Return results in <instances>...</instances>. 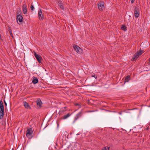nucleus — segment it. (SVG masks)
<instances>
[{
    "mask_svg": "<svg viewBox=\"0 0 150 150\" xmlns=\"http://www.w3.org/2000/svg\"><path fill=\"white\" fill-rule=\"evenodd\" d=\"M134 16L135 18H137L139 16V11L138 7H135L134 11Z\"/></svg>",
    "mask_w": 150,
    "mask_h": 150,
    "instance_id": "4",
    "label": "nucleus"
},
{
    "mask_svg": "<svg viewBox=\"0 0 150 150\" xmlns=\"http://www.w3.org/2000/svg\"><path fill=\"white\" fill-rule=\"evenodd\" d=\"M27 6L25 4H23L22 7L23 11V13L26 14L27 13Z\"/></svg>",
    "mask_w": 150,
    "mask_h": 150,
    "instance_id": "8",
    "label": "nucleus"
},
{
    "mask_svg": "<svg viewBox=\"0 0 150 150\" xmlns=\"http://www.w3.org/2000/svg\"><path fill=\"white\" fill-rule=\"evenodd\" d=\"M34 6L33 5H31L30 6V8L32 11H33L34 10Z\"/></svg>",
    "mask_w": 150,
    "mask_h": 150,
    "instance_id": "19",
    "label": "nucleus"
},
{
    "mask_svg": "<svg viewBox=\"0 0 150 150\" xmlns=\"http://www.w3.org/2000/svg\"><path fill=\"white\" fill-rule=\"evenodd\" d=\"M143 53V51L140 50L139 52L135 53L134 54L133 56L132 60L133 61H134L139 56Z\"/></svg>",
    "mask_w": 150,
    "mask_h": 150,
    "instance_id": "2",
    "label": "nucleus"
},
{
    "mask_svg": "<svg viewBox=\"0 0 150 150\" xmlns=\"http://www.w3.org/2000/svg\"><path fill=\"white\" fill-rule=\"evenodd\" d=\"M121 29L122 30L124 31H126L127 30V28L125 25H122L121 27Z\"/></svg>",
    "mask_w": 150,
    "mask_h": 150,
    "instance_id": "17",
    "label": "nucleus"
},
{
    "mask_svg": "<svg viewBox=\"0 0 150 150\" xmlns=\"http://www.w3.org/2000/svg\"><path fill=\"white\" fill-rule=\"evenodd\" d=\"M131 3L132 4L133 3L134 1V0H130Z\"/></svg>",
    "mask_w": 150,
    "mask_h": 150,
    "instance_id": "21",
    "label": "nucleus"
},
{
    "mask_svg": "<svg viewBox=\"0 0 150 150\" xmlns=\"http://www.w3.org/2000/svg\"><path fill=\"white\" fill-rule=\"evenodd\" d=\"M59 6L62 9H64V6L62 4L60 5Z\"/></svg>",
    "mask_w": 150,
    "mask_h": 150,
    "instance_id": "18",
    "label": "nucleus"
},
{
    "mask_svg": "<svg viewBox=\"0 0 150 150\" xmlns=\"http://www.w3.org/2000/svg\"><path fill=\"white\" fill-rule=\"evenodd\" d=\"M34 56L36 59H37L39 63L40 62L42 58L38 54H36L35 52L34 53Z\"/></svg>",
    "mask_w": 150,
    "mask_h": 150,
    "instance_id": "9",
    "label": "nucleus"
},
{
    "mask_svg": "<svg viewBox=\"0 0 150 150\" xmlns=\"http://www.w3.org/2000/svg\"><path fill=\"white\" fill-rule=\"evenodd\" d=\"M130 79V77L129 76H127L125 79V82H128L129 81V80Z\"/></svg>",
    "mask_w": 150,
    "mask_h": 150,
    "instance_id": "16",
    "label": "nucleus"
},
{
    "mask_svg": "<svg viewBox=\"0 0 150 150\" xmlns=\"http://www.w3.org/2000/svg\"><path fill=\"white\" fill-rule=\"evenodd\" d=\"M98 7L100 10H103L104 8V3L103 2H100L98 3Z\"/></svg>",
    "mask_w": 150,
    "mask_h": 150,
    "instance_id": "6",
    "label": "nucleus"
},
{
    "mask_svg": "<svg viewBox=\"0 0 150 150\" xmlns=\"http://www.w3.org/2000/svg\"><path fill=\"white\" fill-rule=\"evenodd\" d=\"M110 148V147H107V150H109Z\"/></svg>",
    "mask_w": 150,
    "mask_h": 150,
    "instance_id": "22",
    "label": "nucleus"
},
{
    "mask_svg": "<svg viewBox=\"0 0 150 150\" xmlns=\"http://www.w3.org/2000/svg\"><path fill=\"white\" fill-rule=\"evenodd\" d=\"M17 20L18 22V21L19 22H21L23 21V18L21 16L18 15L17 17Z\"/></svg>",
    "mask_w": 150,
    "mask_h": 150,
    "instance_id": "12",
    "label": "nucleus"
},
{
    "mask_svg": "<svg viewBox=\"0 0 150 150\" xmlns=\"http://www.w3.org/2000/svg\"><path fill=\"white\" fill-rule=\"evenodd\" d=\"M23 105L24 106L25 108L27 109H30V107L28 103L26 102H23Z\"/></svg>",
    "mask_w": 150,
    "mask_h": 150,
    "instance_id": "13",
    "label": "nucleus"
},
{
    "mask_svg": "<svg viewBox=\"0 0 150 150\" xmlns=\"http://www.w3.org/2000/svg\"><path fill=\"white\" fill-rule=\"evenodd\" d=\"M33 132V130L31 128H29L27 129L26 131V136L29 139L31 138Z\"/></svg>",
    "mask_w": 150,
    "mask_h": 150,
    "instance_id": "3",
    "label": "nucleus"
},
{
    "mask_svg": "<svg viewBox=\"0 0 150 150\" xmlns=\"http://www.w3.org/2000/svg\"><path fill=\"white\" fill-rule=\"evenodd\" d=\"M0 119H2L4 116V108L2 101H0Z\"/></svg>",
    "mask_w": 150,
    "mask_h": 150,
    "instance_id": "1",
    "label": "nucleus"
},
{
    "mask_svg": "<svg viewBox=\"0 0 150 150\" xmlns=\"http://www.w3.org/2000/svg\"><path fill=\"white\" fill-rule=\"evenodd\" d=\"M57 127H59V124L57 122Z\"/></svg>",
    "mask_w": 150,
    "mask_h": 150,
    "instance_id": "24",
    "label": "nucleus"
},
{
    "mask_svg": "<svg viewBox=\"0 0 150 150\" xmlns=\"http://www.w3.org/2000/svg\"><path fill=\"white\" fill-rule=\"evenodd\" d=\"M38 79L37 78H33V79L32 80V83L34 84H36L38 83Z\"/></svg>",
    "mask_w": 150,
    "mask_h": 150,
    "instance_id": "14",
    "label": "nucleus"
},
{
    "mask_svg": "<svg viewBox=\"0 0 150 150\" xmlns=\"http://www.w3.org/2000/svg\"><path fill=\"white\" fill-rule=\"evenodd\" d=\"M37 104L38 106L41 107L42 105V103L40 99L39 98L36 101Z\"/></svg>",
    "mask_w": 150,
    "mask_h": 150,
    "instance_id": "10",
    "label": "nucleus"
},
{
    "mask_svg": "<svg viewBox=\"0 0 150 150\" xmlns=\"http://www.w3.org/2000/svg\"><path fill=\"white\" fill-rule=\"evenodd\" d=\"M82 115V113L81 112H79L74 117V120L73 122V123H74Z\"/></svg>",
    "mask_w": 150,
    "mask_h": 150,
    "instance_id": "7",
    "label": "nucleus"
},
{
    "mask_svg": "<svg viewBox=\"0 0 150 150\" xmlns=\"http://www.w3.org/2000/svg\"><path fill=\"white\" fill-rule=\"evenodd\" d=\"M70 116V115L69 113L64 115L63 117V119H66L69 117Z\"/></svg>",
    "mask_w": 150,
    "mask_h": 150,
    "instance_id": "15",
    "label": "nucleus"
},
{
    "mask_svg": "<svg viewBox=\"0 0 150 150\" xmlns=\"http://www.w3.org/2000/svg\"><path fill=\"white\" fill-rule=\"evenodd\" d=\"M102 150H107L106 147H105L102 149Z\"/></svg>",
    "mask_w": 150,
    "mask_h": 150,
    "instance_id": "20",
    "label": "nucleus"
},
{
    "mask_svg": "<svg viewBox=\"0 0 150 150\" xmlns=\"http://www.w3.org/2000/svg\"><path fill=\"white\" fill-rule=\"evenodd\" d=\"M4 103H5V105H7V104H6V102H5V101H4Z\"/></svg>",
    "mask_w": 150,
    "mask_h": 150,
    "instance_id": "23",
    "label": "nucleus"
},
{
    "mask_svg": "<svg viewBox=\"0 0 150 150\" xmlns=\"http://www.w3.org/2000/svg\"><path fill=\"white\" fill-rule=\"evenodd\" d=\"M38 16L40 19L41 18L42 19H43V15L42 14V11L41 9H40L39 10Z\"/></svg>",
    "mask_w": 150,
    "mask_h": 150,
    "instance_id": "11",
    "label": "nucleus"
},
{
    "mask_svg": "<svg viewBox=\"0 0 150 150\" xmlns=\"http://www.w3.org/2000/svg\"><path fill=\"white\" fill-rule=\"evenodd\" d=\"M74 50L78 53L80 54L82 52V50L79 47L76 45L73 46Z\"/></svg>",
    "mask_w": 150,
    "mask_h": 150,
    "instance_id": "5",
    "label": "nucleus"
},
{
    "mask_svg": "<svg viewBox=\"0 0 150 150\" xmlns=\"http://www.w3.org/2000/svg\"><path fill=\"white\" fill-rule=\"evenodd\" d=\"M149 62H150V58L149 59Z\"/></svg>",
    "mask_w": 150,
    "mask_h": 150,
    "instance_id": "27",
    "label": "nucleus"
},
{
    "mask_svg": "<svg viewBox=\"0 0 150 150\" xmlns=\"http://www.w3.org/2000/svg\"><path fill=\"white\" fill-rule=\"evenodd\" d=\"M149 129V128L148 127V128H147V130H148Z\"/></svg>",
    "mask_w": 150,
    "mask_h": 150,
    "instance_id": "26",
    "label": "nucleus"
},
{
    "mask_svg": "<svg viewBox=\"0 0 150 150\" xmlns=\"http://www.w3.org/2000/svg\"><path fill=\"white\" fill-rule=\"evenodd\" d=\"M96 79V77L95 76H93Z\"/></svg>",
    "mask_w": 150,
    "mask_h": 150,
    "instance_id": "25",
    "label": "nucleus"
}]
</instances>
